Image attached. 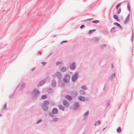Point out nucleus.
I'll return each mask as SVG.
<instances>
[{"instance_id": "nucleus-30", "label": "nucleus", "mask_w": 134, "mask_h": 134, "mask_svg": "<svg viewBox=\"0 0 134 134\" xmlns=\"http://www.w3.org/2000/svg\"><path fill=\"white\" fill-rule=\"evenodd\" d=\"M7 108V105L6 104H5L4 105V109H5Z\"/></svg>"}, {"instance_id": "nucleus-31", "label": "nucleus", "mask_w": 134, "mask_h": 134, "mask_svg": "<svg viewBox=\"0 0 134 134\" xmlns=\"http://www.w3.org/2000/svg\"><path fill=\"white\" fill-rule=\"evenodd\" d=\"M75 107H77L78 106V104L77 103H76L75 105Z\"/></svg>"}, {"instance_id": "nucleus-17", "label": "nucleus", "mask_w": 134, "mask_h": 134, "mask_svg": "<svg viewBox=\"0 0 134 134\" xmlns=\"http://www.w3.org/2000/svg\"><path fill=\"white\" fill-rule=\"evenodd\" d=\"M80 94L83 95L85 94V92L83 91H80Z\"/></svg>"}, {"instance_id": "nucleus-25", "label": "nucleus", "mask_w": 134, "mask_h": 134, "mask_svg": "<svg viewBox=\"0 0 134 134\" xmlns=\"http://www.w3.org/2000/svg\"><path fill=\"white\" fill-rule=\"evenodd\" d=\"M46 97V96L45 95H43L42 96V99H45Z\"/></svg>"}, {"instance_id": "nucleus-26", "label": "nucleus", "mask_w": 134, "mask_h": 134, "mask_svg": "<svg viewBox=\"0 0 134 134\" xmlns=\"http://www.w3.org/2000/svg\"><path fill=\"white\" fill-rule=\"evenodd\" d=\"M121 5L120 3L118 4L116 7V9H118L120 5Z\"/></svg>"}, {"instance_id": "nucleus-10", "label": "nucleus", "mask_w": 134, "mask_h": 134, "mask_svg": "<svg viewBox=\"0 0 134 134\" xmlns=\"http://www.w3.org/2000/svg\"><path fill=\"white\" fill-rule=\"evenodd\" d=\"M75 68V64L74 63H72L71 64L70 66V68L71 69H73Z\"/></svg>"}, {"instance_id": "nucleus-34", "label": "nucleus", "mask_w": 134, "mask_h": 134, "mask_svg": "<svg viewBox=\"0 0 134 134\" xmlns=\"http://www.w3.org/2000/svg\"><path fill=\"white\" fill-rule=\"evenodd\" d=\"M46 63L45 62H43L42 63V64L43 65H44L46 64Z\"/></svg>"}, {"instance_id": "nucleus-23", "label": "nucleus", "mask_w": 134, "mask_h": 134, "mask_svg": "<svg viewBox=\"0 0 134 134\" xmlns=\"http://www.w3.org/2000/svg\"><path fill=\"white\" fill-rule=\"evenodd\" d=\"M127 8L129 10H130V4L129 3H128L127 4Z\"/></svg>"}, {"instance_id": "nucleus-20", "label": "nucleus", "mask_w": 134, "mask_h": 134, "mask_svg": "<svg viewBox=\"0 0 134 134\" xmlns=\"http://www.w3.org/2000/svg\"><path fill=\"white\" fill-rule=\"evenodd\" d=\"M99 21L98 20H96L93 21L92 22V23H96V24L98 23H99Z\"/></svg>"}, {"instance_id": "nucleus-3", "label": "nucleus", "mask_w": 134, "mask_h": 134, "mask_svg": "<svg viewBox=\"0 0 134 134\" xmlns=\"http://www.w3.org/2000/svg\"><path fill=\"white\" fill-rule=\"evenodd\" d=\"M130 14L129 13L124 21V23L125 24H127L129 21L130 19Z\"/></svg>"}, {"instance_id": "nucleus-7", "label": "nucleus", "mask_w": 134, "mask_h": 134, "mask_svg": "<svg viewBox=\"0 0 134 134\" xmlns=\"http://www.w3.org/2000/svg\"><path fill=\"white\" fill-rule=\"evenodd\" d=\"M58 112V110L57 108H54L52 110V113L54 114H56Z\"/></svg>"}, {"instance_id": "nucleus-40", "label": "nucleus", "mask_w": 134, "mask_h": 134, "mask_svg": "<svg viewBox=\"0 0 134 134\" xmlns=\"http://www.w3.org/2000/svg\"><path fill=\"white\" fill-rule=\"evenodd\" d=\"M57 74H60V73H59V72H58V73H57Z\"/></svg>"}, {"instance_id": "nucleus-38", "label": "nucleus", "mask_w": 134, "mask_h": 134, "mask_svg": "<svg viewBox=\"0 0 134 134\" xmlns=\"http://www.w3.org/2000/svg\"><path fill=\"white\" fill-rule=\"evenodd\" d=\"M66 42V41H64V42H63L62 43H64V42Z\"/></svg>"}, {"instance_id": "nucleus-33", "label": "nucleus", "mask_w": 134, "mask_h": 134, "mask_svg": "<svg viewBox=\"0 0 134 134\" xmlns=\"http://www.w3.org/2000/svg\"><path fill=\"white\" fill-rule=\"evenodd\" d=\"M84 27V25H81L80 27V28H83V27Z\"/></svg>"}, {"instance_id": "nucleus-28", "label": "nucleus", "mask_w": 134, "mask_h": 134, "mask_svg": "<svg viewBox=\"0 0 134 134\" xmlns=\"http://www.w3.org/2000/svg\"><path fill=\"white\" fill-rule=\"evenodd\" d=\"M121 12V9L120 8L118 10V13H120Z\"/></svg>"}, {"instance_id": "nucleus-15", "label": "nucleus", "mask_w": 134, "mask_h": 134, "mask_svg": "<svg viewBox=\"0 0 134 134\" xmlns=\"http://www.w3.org/2000/svg\"><path fill=\"white\" fill-rule=\"evenodd\" d=\"M45 82V81H42L40 82L39 85L40 86H41L43 85Z\"/></svg>"}, {"instance_id": "nucleus-13", "label": "nucleus", "mask_w": 134, "mask_h": 134, "mask_svg": "<svg viewBox=\"0 0 134 134\" xmlns=\"http://www.w3.org/2000/svg\"><path fill=\"white\" fill-rule=\"evenodd\" d=\"M52 85L53 87H55L56 85V83L55 81H53L52 82Z\"/></svg>"}, {"instance_id": "nucleus-39", "label": "nucleus", "mask_w": 134, "mask_h": 134, "mask_svg": "<svg viewBox=\"0 0 134 134\" xmlns=\"http://www.w3.org/2000/svg\"><path fill=\"white\" fill-rule=\"evenodd\" d=\"M95 30H96L95 29H94L93 30H92V31H95Z\"/></svg>"}, {"instance_id": "nucleus-29", "label": "nucleus", "mask_w": 134, "mask_h": 134, "mask_svg": "<svg viewBox=\"0 0 134 134\" xmlns=\"http://www.w3.org/2000/svg\"><path fill=\"white\" fill-rule=\"evenodd\" d=\"M92 30H90L89 32V34H91V33H92Z\"/></svg>"}, {"instance_id": "nucleus-21", "label": "nucleus", "mask_w": 134, "mask_h": 134, "mask_svg": "<svg viewBox=\"0 0 134 134\" xmlns=\"http://www.w3.org/2000/svg\"><path fill=\"white\" fill-rule=\"evenodd\" d=\"M117 130L118 132H120L121 131V129L120 127H119L117 129Z\"/></svg>"}, {"instance_id": "nucleus-32", "label": "nucleus", "mask_w": 134, "mask_h": 134, "mask_svg": "<svg viewBox=\"0 0 134 134\" xmlns=\"http://www.w3.org/2000/svg\"><path fill=\"white\" fill-rule=\"evenodd\" d=\"M88 112H87L84 115H85L86 116V115H88Z\"/></svg>"}, {"instance_id": "nucleus-18", "label": "nucleus", "mask_w": 134, "mask_h": 134, "mask_svg": "<svg viewBox=\"0 0 134 134\" xmlns=\"http://www.w3.org/2000/svg\"><path fill=\"white\" fill-rule=\"evenodd\" d=\"M33 93L34 94H38L39 93V92L37 90H36V91H35V90L33 92Z\"/></svg>"}, {"instance_id": "nucleus-36", "label": "nucleus", "mask_w": 134, "mask_h": 134, "mask_svg": "<svg viewBox=\"0 0 134 134\" xmlns=\"http://www.w3.org/2000/svg\"><path fill=\"white\" fill-rule=\"evenodd\" d=\"M41 121V120H39L37 122V123L38 124V123L40 122V121Z\"/></svg>"}, {"instance_id": "nucleus-37", "label": "nucleus", "mask_w": 134, "mask_h": 134, "mask_svg": "<svg viewBox=\"0 0 134 134\" xmlns=\"http://www.w3.org/2000/svg\"><path fill=\"white\" fill-rule=\"evenodd\" d=\"M35 69V68H33L32 70V71H33V70H34Z\"/></svg>"}, {"instance_id": "nucleus-5", "label": "nucleus", "mask_w": 134, "mask_h": 134, "mask_svg": "<svg viewBox=\"0 0 134 134\" xmlns=\"http://www.w3.org/2000/svg\"><path fill=\"white\" fill-rule=\"evenodd\" d=\"M63 103L65 106H68V102L65 100H63Z\"/></svg>"}, {"instance_id": "nucleus-4", "label": "nucleus", "mask_w": 134, "mask_h": 134, "mask_svg": "<svg viewBox=\"0 0 134 134\" xmlns=\"http://www.w3.org/2000/svg\"><path fill=\"white\" fill-rule=\"evenodd\" d=\"M78 75V73H76L72 76V81H75L77 79Z\"/></svg>"}, {"instance_id": "nucleus-22", "label": "nucleus", "mask_w": 134, "mask_h": 134, "mask_svg": "<svg viewBox=\"0 0 134 134\" xmlns=\"http://www.w3.org/2000/svg\"><path fill=\"white\" fill-rule=\"evenodd\" d=\"M81 88L82 89L86 90L87 89V88L86 86H82L81 87Z\"/></svg>"}, {"instance_id": "nucleus-8", "label": "nucleus", "mask_w": 134, "mask_h": 134, "mask_svg": "<svg viewBox=\"0 0 134 134\" xmlns=\"http://www.w3.org/2000/svg\"><path fill=\"white\" fill-rule=\"evenodd\" d=\"M65 98L69 100H70L72 99V97L69 95H66L65 96Z\"/></svg>"}, {"instance_id": "nucleus-27", "label": "nucleus", "mask_w": 134, "mask_h": 134, "mask_svg": "<svg viewBox=\"0 0 134 134\" xmlns=\"http://www.w3.org/2000/svg\"><path fill=\"white\" fill-rule=\"evenodd\" d=\"M62 63V62H57L56 63V65H57L59 64H61Z\"/></svg>"}, {"instance_id": "nucleus-1", "label": "nucleus", "mask_w": 134, "mask_h": 134, "mask_svg": "<svg viewBox=\"0 0 134 134\" xmlns=\"http://www.w3.org/2000/svg\"><path fill=\"white\" fill-rule=\"evenodd\" d=\"M70 76L69 75L67 74L65 75L63 80V82L65 83L69 82L70 81Z\"/></svg>"}, {"instance_id": "nucleus-6", "label": "nucleus", "mask_w": 134, "mask_h": 134, "mask_svg": "<svg viewBox=\"0 0 134 134\" xmlns=\"http://www.w3.org/2000/svg\"><path fill=\"white\" fill-rule=\"evenodd\" d=\"M79 100L81 101H84L87 100L86 98H85L84 97L80 96L79 97Z\"/></svg>"}, {"instance_id": "nucleus-11", "label": "nucleus", "mask_w": 134, "mask_h": 134, "mask_svg": "<svg viewBox=\"0 0 134 134\" xmlns=\"http://www.w3.org/2000/svg\"><path fill=\"white\" fill-rule=\"evenodd\" d=\"M59 108L61 110H63L64 109V107L63 106L61 105H59L58 106Z\"/></svg>"}, {"instance_id": "nucleus-12", "label": "nucleus", "mask_w": 134, "mask_h": 134, "mask_svg": "<svg viewBox=\"0 0 134 134\" xmlns=\"http://www.w3.org/2000/svg\"><path fill=\"white\" fill-rule=\"evenodd\" d=\"M100 121H98V122H96L94 125L95 126L98 125L100 124Z\"/></svg>"}, {"instance_id": "nucleus-2", "label": "nucleus", "mask_w": 134, "mask_h": 134, "mask_svg": "<svg viewBox=\"0 0 134 134\" xmlns=\"http://www.w3.org/2000/svg\"><path fill=\"white\" fill-rule=\"evenodd\" d=\"M49 104V102L47 100H46L44 101L43 103L42 104V107L43 109L45 110H47L48 109L47 106H44V105H48Z\"/></svg>"}, {"instance_id": "nucleus-19", "label": "nucleus", "mask_w": 134, "mask_h": 134, "mask_svg": "<svg viewBox=\"0 0 134 134\" xmlns=\"http://www.w3.org/2000/svg\"><path fill=\"white\" fill-rule=\"evenodd\" d=\"M115 27H112L111 30V32H114L115 31Z\"/></svg>"}, {"instance_id": "nucleus-35", "label": "nucleus", "mask_w": 134, "mask_h": 134, "mask_svg": "<svg viewBox=\"0 0 134 134\" xmlns=\"http://www.w3.org/2000/svg\"><path fill=\"white\" fill-rule=\"evenodd\" d=\"M75 93V96H76L77 95V93L76 92H74Z\"/></svg>"}, {"instance_id": "nucleus-9", "label": "nucleus", "mask_w": 134, "mask_h": 134, "mask_svg": "<svg viewBox=\"0 0 134 134\" xmlns=\"http://www.w3.org/2000/svg\"><path fill=\"white\" fill-rule=\"evenodd\" d=\"M113 17L117 21H120V20L118 19V17L116 15H114L113 16Z\"/></svg>"}, {"instance_id": "nucleus-24", "label": "nucleus", "mask_w": 134, "mask_h": 134, "mask_svg": "<svg viewBox=\"0 0 134 134\" xmlns=\"http://www.w3.org/2000/svg\"><path fill=\"white\" fill-rule=\"evenodd\" d=\"M58 120V119L57 118H55L53 119V121H57Z\"/></svg>"}, {"instance_id": "nucleus-14", "label": "nucleus", "mask_w": 134, "mask_h": 134, "mask_svg": "<svg viewBox=\"0 0 134 134\" xmlns=\"http://www.w3.org/2000/svg\"><path fill=\"white\" fill-rule=\"evenodd\" d=\"M66 67H63L61 69V70L62 72H63L65 71H66Z\"/></svg>"}, {"instance_id": "nucleus-16", "label": "nucleus", "mask_w": 134, "mask_h": 134, "mask_svg": "<svg viewBox=\"0 0 134 134\" xmlns=\"http://www.w3.org/2000/svg\"><path fill=\"white\" fill-rule=\"evenodd\" d=\"M114 24L115 25H116L118 26L119 27H120V28H121L122 27L121 25L117 23H114Z\"/></svg>"}]
</instances>
